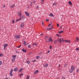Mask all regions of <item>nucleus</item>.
Listing matches in <instances>:
<instances>
[{
	"mask_svg": "<svg viewBox=\"0 0 79 79\" xmlns=\"http://www.w3.org/2000/svg\"><path fill=\"white\" fill-rule=\"evenodd\" d=\"M14 71H16H16H18V68H15V69H14Z\"/></svg>",
	"mask_w": 79,
	"mask_h": 79,
	"instance_id": "2eb2a0df",
	"label": "nucleus"
},
{
	"mask_svg": "<svg viewBox=\"0 0 79 79\" xmlns=\"http://www.w3.org/2000/svg\"><path fill=\"white\" fill-rule=\"evenodd\" d=\"M75 69V67L74 66H72L70 68V69L69 70L70 73H73V71H74Z\"/></svg>",
	"mask_w": 79,
	"mask_h": 79,
	"instance_id": "f257e3e1",
	"label": "nucleus"
},
{
	"mask_svg": "<svg viewBox=\"0 0 79 79\" xmlns=\"http://www.w3.org/2000/svg\"><path fill=\"white\" fill-rule=\"evenodd\" d=\"M21 19H25V16H24V15H22V17H21Z\"/></svg>",
	"mask_w": 79,
	"mask_h": 79,
	"instance_id": "f3484780",
	"label": "nucleus"
},
{
	"mask_svg": "<svg viewBox=\"0 0 79 79\" xmlns=\"http://www.w3.org/2000/svg\"><path fill=\"white\" fill-rule=\"evenodd\" d=\"M16 53H18V52L16 51Z\"/></svg>",
	"mask_w": 79,
	"mask_h": 79,
	"instance_id": "69168bd1",
	"label": "nucleus"
},
{
	"mask_svg": "<svg viewBox=\"0 0 79 79\" xmlns=\"http://www.w3.org/2000/svg\"><path fill=\"white\" fill-rule=\"evenodd\" d=\"M46 30H48V28H46Z\"/></svg>",
	"mask_w": 79,
	"mask_h": 79,
	"instance_id": "e2e57ef3",
	"label": "nucleus"
},
{
	"mask_svg": "<svg viewBox=\"0 0 79 79\" xmlns=\"http://www.w3.org/2000/svg\"><path fill=\"white\" fill-rule=\"evenodd\" d=\"M35 1H33V3H35Z\"/></svg>",
	"mask_w": 79,
	"mask_h": 79,
	"instance_id": "6e6d98bb",
	"label": "nucleus"
},
{
	"mask_svg": "<svg viewBox=\"0 0 79 79\" xmlns=\"http://www.w3.org/2000/svg\"><path fill=\"white\" fill-rule=\"evenodd\" d=\"M36 61V60H32V62H34V61Z\"/></svg>",
	"mask_w": 79,
	"mask_h": 79,
	"instance_id": "de8ad7c7",
	"label": "nucleus"
},
{
	"mask_svg": "<svg viewBox=\"0 0 79 79\" xmlns=\"http://www.w3.org/2000/svg\"><path fill=\"white\" fill-rule=\"evenodd\" d=\"M54 44H57V43H58V40H54Z\"/></svg>",
	"mask_w": 79,
	"mask_h": 79,
	"instance_id": "a211bd4d",
	"label": "nucleus"
},
{
	"mask_svg": "<svg viewBox=\"0 0 79 79\" xmlns=\"http://www.w3.org/2000/svg\"><path fill=\"white\" fill-rule=\"evenodd\" d=\"M53 29V27H52V26L50 28H48V31H49V30H50V29Z\"/></svg>",
	"mask_w": 79,
	"mask_h": 79,
	"instance_id": "c756f323",
	"label": "nucleus"
},
{
	"mask_svg": "<svg viewBox=\"0 0 79 79\" xmlns=\"http://www.w3.org/2000/svg\"><path fill=\"white\" fill-rule=\"evenodd\" d=\"M41 1L42 2V3H41V4H43V2H44V0H41Z\"/></svg>",
	"mask_w": 79,
	"mask_h": 79,
	"instance_id": "a19ab883",
	"label": "nucleus"
},
{
	"mask_svg": "<svg viewBox=\"0 0 79 79\" xmlns=\"http://www.w3.org/2000/svg\"><path fill=\"white\" fill-rule=\"evenodd\" d=\"M56 5V3L55 2L53 4L52 6H54L55 5Z\"/></svg>",
	"mask_w": 79,
	"mask_h": 79,
	"instance_id": "4be33fe9",
	"label": "nucleus"
},
{
	"mask_svg": "<svg viewBox=\"0 0 79 79\" xmlns=\"http://www.w3.org/2000/svg\"><path fill=\"white\" fill-rule=\"evenodd\" d=\"M19 77H21V76H23V73H22V74H19Z\"/></svg>",
	"mask_w": 79,
	"mask_h": 79,
	"instance_id": "72a5a7b5",
	"label": "nucleus"
},
{
	"mask_svg": "<svg viewBox=\"0 0 79 79\" xmlns=\"http://www.w3.org/2000/svg\"><path fill=\"white\" fill-rule=\"evenodd\" d=\"M46 42H53V40L52 39V38L49 37V39L48 40V41L47 40H46Z\"/></svg>",
	"mask_w": 79,
	"mask_h": 79,
	"instance_id": "f03ea898",
	"label": "nucleus"
},
{
	"mask_svg": "<svg viewBox=\"0 0 79 79\" xmlns=\"http://www.w3.org/2000/svg\"><path fill=\"white\" fill-rule=\"evenodd\" d=\"M13 69H11L10 70V75L11 76H13V73H13Z\"/></svg>",
	"mask_w": 79,
	"mask_h": 79,
	"instance_id": "20e7f679",
	"label": "nucleus"
},
{
	"mask_svg": "<svg viewBox=\"0 0 79 79\" xmlns=\"http://www.w3.org/2000/svg\"><path fill=\"white\" fill-rule=\"evenodd\" d=\"M15 4H14L13 5H10V7L11 8H13L14 6H15Z\"/></svg>",
	"mask_w": 79,
	"mask_h": 79,
	"instance_id": "6ab92c4d",
	"label": "nucleus"
},
{
	"mask_svg": "<svg viewBox=\"0 0 79 79\" xmlns=\"http://www.w3.org/2000/svg\"><path fill=\"white\" fill-rule=\"evenodd\" d=\"M15 20H13L12 21V23L13 24L15 23Z\"/></svg>",
	"mask_w": 79,
	"mask_h": 79,
	"instance_id": "ea45409f",
	"label": "nucleus"
},
{
	"mask_svg": "<svg viewBox=\"0 0 79 79\" xmlns=\"http://www.w3.org/2000/svg\"><path fill=\"white\" fill-rule=\"evenodd\" d=\"M40 53H39V55H41V54H40Z\"/></svg>",
	"mask_w": 79,
	"mask_h": 79,
	"instance_id": "774afa93",
	"label": "nucleus"
},
{
	"mask_svg": "<svg viewBox=\"0 0 79 79\" xmlns=\"http://www.w3.org/2000/svg\"><path fill=\"white\" fill-rule=\"evenodd\" d=\"M62 32H63V31H61L59 32V34H61V33H62Z\"/></svg>",
	"mask_w": 79,
	"mask_h": 79,
	"instance_id": "cd10ccee",
	"label": "nucleus"
},
{
	"mask_svg": "<svg viewBox=\"0 0 79 79\" xmlns=\"http://www.w3.org/2000/svg\"><path fill=\"white\" fill-rule=\"evenodd\" d=\"M2 62L0 61V65H2Z\"/></svg>",
	"mask_w": 79,
	"mask_h": 79,
	"instance_id": "4c0bfd02",
	"label": "nucleus"
},
{
	"mask_svg": "<svg viewBox=\"0 0 79 79\" xmlns=\"http://www.w3.org/2000/svg\"><path fill=\"white\" fill-rule=\"evenodd\" d=\"M21 45L20 44V46H19L17 47V48H20V47H21Z\"/></svg>",
	"mask_w": 79,
	"mask_h": 79,
	"instance_id": "79ce46f5",
	"label": "nucleus"
},
{
	"mask_svg": "<svg viewBox=\"0 0 79 79\" xmlns=\"http://www.w3.org/2000/svg\"><path fill=\"white\" fill-rule=\"evenodd\" d=\"M41 35H43V34L42 33Z\"/></svg>",
	"mask_w": 79,
	"mask_h": 79,
	"instance_id": "052dcab7",
	"label": "nucleus"
},
{
	"mask_svg": "<svg viewBox=\"0 0 79 79\" xmlns=\"http://www.w3.org/2000/svg\"><path fill=\"white\" fill-rule=\"evenodd\" d=\"M12 63H14L15 62V58H13L12 60Z\"/></svg>",
	"mask_w": 79,
	"mask_h": 79,
	"instance_id": "ddd939ff",
	"label": "nucleus"
},
{
	"mask_svg": "<svg viewBox=\"0 0 79 79\" xmlns=\"http://www.w3.org/2000/svg\"><path fill=\"white\" fill-rule=\"evenodd\" d=\"M18 14L19 16H21L22 15L21 14H22V11H20L18 13Z\"/></svg>",
	"mask_w": 79,
	"mask_h": 79,
	"instance_id": "39448f33",
	"label": "nucleus"
},
{
	"mask_svg": "<svg viewBox=\"0 0 79 79\" xmlns=\"http://www.w3.org/2000/svg\"><path fill=\"white\" fill-rule=\"evenodd\" d=\"M76 50H79V48H77L76 49Z\"/></svg>",
	"mask_w": 79,
	"mask_h": 79,
	"instance_id": "603ef678",
	"label": "nucleus"
},
{
	"mask_svg": "<svg viewBox=\"0 0 79 79\" xmlns=\"http://www.w3.org/2000/svg\"><path fill=\"white\" fill-rule=\"evenodd\" d=\"M57 27H59V24L58 23L57 24Z\"/></svg>",
	"mask_w": 79,
	"mask_h": 79,
	"instance_id": "864d4df0",
	"label": "nucleus"
},
{
	"mask_svg": "<svg viewBox=\"0 0 79 79\" xmlns=\"http://www.w3.org/2000/svg\"><path fill=\"white\" fill-rule=\"evenodd\" d=\"M48 64H45L43 65V67H48Z\"/></svg>",
	"mask_w": 79,
	"mask_h": 79,
	"instance_id": "0eeeda50",
	"label": "nucleus"
},
{
	"mask_svg": "<svg viewBox=\"0 0 79 79\" xmlns=\"http://www.w3.org/2000/svg\"><path fill=\"white\" fill-rule=\"evenodd\" d=\"M5 79H9V78H6Z\"/></svg>",
	"mask_w": 79,
	"mask_h": 79,
	"instance_id": "13d9d810",
	"label": "nucleus"
},
{
	"mask_svg": "<svg viewBox=\"0 0 79 79\" xmlns=\"http://www.w3.org/2000/svg\"><path fill=\"white\" fill-rule=\"evenodd\" d=\"M62 41L63 42H64V40H63V38H62Z\"/></svg>",
	"mask_w": 79,
	"mask_h": 79,
	"instance_id": "8fccbe9b",
	"label": "nucleus"
},
{
	"mask_svg": "<svg viewBox=\"0 0 79 79\" xmlns=\"http://www.w3.org/2000/svg\"><path fill=\"white\" fill-rule=\"evenodd\" d=\"M12 57H13V58H16V55H14V56H12Z\"/></svg>",
	"mask_w": 79,
	"mask_h": 79,
	"instance_id": "bb28decb",
	"label": "nucleus"
},
{
	"mask_svg": "<svg viewBox=\"0 0 79 79\" xmlns=\"http://www.w3.org/2000/svg\"><path fill=\"white\" fill-rule=\"evenodd\" d=\"M23 45H27L26 42L25 41H23Z\"/></svg>",
	"mask_w": 79,
	"mask_h": 79,
	"instance_id": "5701e85b",
	"label": "nucleus"
},
{
	"mask_svg": "<svg viewBox=\"0 0 79 79\" xmlns=\"http://www.w3.org/2000/svg\"><path fill=\"white\" fill-rule=\"evenodd\" d=\"M39 7V6H38L36 8H38V7Z\"/></svg>",
	"mask_w": 79,
	"mask_h": 79,
	"instance_id": "bf43d9fd",
	"label": "nucleus"
},
{
	"mask_svg": "<svg viewBox=\"0 0 79 79\" xmlns=\"http://www.w3.org/2000/svg\"><path fill=\"white\" fill-rule=\"evenodd\" d=\"M21 19V18L19 19H17L16 20V22H18V21H20Z\"/></svg>",
	"mask_w": 79,
	"mask_h": 79,
	"instance_id": "a878e982",
	"label": "nucleus"
},
{
	"mask_svg": "<svg viewBox=\"0 0 79 79\" xmlns=\"http://www.w3.org/2000/svg\"><path fill=\"white\" fill-rule=\"evenodd\" d=\"M3 56V54H0V57Z\"/></svg>",
	"mask_w": 79,
	"mask_h": 79,
	"instance_id": "f704fd0d",
	"label": "nucleus"
},
{
	"mask_svg": "<svg viewBox=\"0 0 79 79\" xmlns=\"http://www.w3.org/2000/svg\"><path fill=\"white\" fill-rule=\"evenodd\" d=\"M49 16H51V17H54V15L52 13H50L49 15Z\"/></svg>",
	"mask_w": 79,
	"mask_h": 79,
	"instance_id": "1a4fd4ad",
	"label": "nucleus"
},
{
	"mask_svg": "<svg viewBox=\"0 0 79 79\" xmlns=\"http://www.w3.org/2000/svg\"><path fill=\"white\" fill-rule=\"evenodd\" d=\"M61 28H62V27H61L60 28V29H61Z\"/></svg>",
	"mask_w": 79,
	"mask_h": 79,
	"instance_id": "0e129e2a",
	"label": "nucleus"
},
{
	"mask_svg": "<svg viewBox=\"0 0 79 79\" xmlns=\"http://www.w3.org/2000/svg\"><path fill=\"white\" fill-rule=\"evenodd\" d=\"M64 42H66L67 43H70V41H69V40H64Z\"/></svg>",
	"mask_w": 79,
	"mask_h": 79,
	"instance_id": "4468645a",
	"label": "nucleus"
},
{
	"mask_svg": "<svg viewBox=\"0 0 79 79\" xmlns=\"http://www.w3.org/2000/svg\"><path fill=\"white\" fill-rule=\"evenodd\" d=\"M46 21L48 22V21H49V19H47L46 20Z\"/></svg>",
	"mask_w": 79,
	"mask_h": 79,
	"instance_id": "3c124183",
	"label": "nucleus"
},
{
	"mask_svg": "<svg viewBox=\"0 0 79 79\" xmlns=\"http://www.w3.org/2000/svg\"><path fill=\"white\" fill-rule=\"evenodd\" d=\"M68 3L69 5H73V4H72V3H71V1H69Z\"/></svg>",
	"mask_w": 79,
	"mask_h": 79,
	"instance_id": "412c9836",
	"label": "nucleus"
},
{
	"mask_svg": "<svg viewBox=\"0 0 79 79\" xmlns=\"http://www.w3.org/2000/svg\"><path fill=\"white\" fill-rule=\"evenodd\" d=\"M22 71H23V69L22 68V69H20L19 71V72H21Z\"/></svg>",
	"mask_w": 79,
	"mask_h": 79,
	"instance_id": "b1692460",
	"label": "nucleus"
},
{
	"mask_svg": "<svg viewBox=\"0 0 79 79\" xmlns=\"http://www.w3.org/2000/svg\"><path fill=\"white\" fill-rule=\"evenodd\" d=\"M59 67H60V64H59Z\"/></svg>",
	"mask_w": 79,
	"mask_h": 79,
	"instance_id": "680f3d73",
	"label": "nucleus"
},
{
	"mask_svg": "<svg viewBox=\"0 0 79 79\" xmlns=\"http://www.w3.org/2000/svg\"><path fill=\"white\" fill-rule=\"evenodd\" d=\"M28 48H30L31 47V44L29 45L28 46Z\"/></svg>",
	"mask_w": 79,
	"mask_h": 79,
	"instance_id": "2f4dec72",
	"label": "nucleus"
},
{
	"mask_svg": "<svg viewBox=\"0 0 79 79\" xmlns=\"http://www.w3.org/2000/svg\"><path fill=\"white\" fill-rule=\"evenodd\" d=\"M39 73V71L38 70H36L34 73V74H36L37 73Z\"/></svg>",
	"mask_w": 79,
	"mask_h": 79,
	"instance_id": "dca6fc26",
	"label": "nucleus"
},
{
	"mask_svg": "<svg viewBox=\"0 0 79 79\" xmlns=\"http://www.w3.org/2000/svg\"><path fill=\"white\" fill-rule=\"evenodd\" d=\"M15 38H16V39H20L21 37L20 36V35H15Z\"/></svg>",
	"mask_w": 79,
	"mask_h": 79,
	"instance_id": "7ed1b4c3",
	"label": "nucleus"
},
{
	"mask_svg": "<svg viewBox=\"0 0 79 79\" xmlns=\"http://www.w3.org/2000/svg\"><path fill=\"white\" fill-rule=\"evenodd\" d=\"M68 65V63H66L64 65V67H66V66Z\"/></svg>",
	"mask_w": 79,
	"mask_h": 79,
	"instance_id": "393cba45",
	"label": "nucleus"
},
{
	"mask_svg": "<svg viewBox=\"0 0 79 79\" xmlns=\"http://www.w3.org/2000/svg\"><path fill=\"white\" fill-rule=\"evenodd\" d=\"M42 24L43 25H44V21H43L42 22Z\"/></svg>",
	"mask_w": 79,
	"mask_h": 79,
	"instance_id": "4d7b16f0",
	"label": "nucleus"
},
{
	"mask_svg": "<svg viewBox=\"0 0 79 79\" xmlns=\"http://www.w3.org/2000/svg\"><path fill=\"white\" fill-rule=\"evenodd\" d=\"M22 51H23V52L26 53L27 52V51H26V49H25L24 48L22 50Z\"/></svg>",
	"mask_w": 79,
	"mask_h": 79,
	"instance_id": "9d476101",
	"label": "nucleus"
},
{
	"mask_svg": "<svg viewBox=\"0 0 79 79\" xmlns=\"http://www.w3.org/2000/svg\"><path fill=\"white\" fill-rule=\"evenodd\" d=\"M47 38H48V37L47 36H46L45 37V39H47Z\"/></svg>",
	"mask_w": 79,
	"mask_h": 79,
	"instance_id": "a18cd8bd",
	"label": "nucleus"
},
{
	"mask_svg": "<svg viewBox=\"0 0 79 79\" xmlns=\"http://www.w3.org/2000/svg\"><path fill=\"white\" fill-rule=\"evenodd\" d=\"M61 79H66L64 77H62Z\"/></svg>",
	"mask_w": 79,
	"mask_h": 79,
	"instance_id": "58836bf2",
	"label": "nucleus"
},
{
	"mask_svg": "<svg viewBox=\"0 0 79 79\" xmlns=\"http://www.w3.org/2000/svg\"><path fill=\"white\" fill-rule=\"evenodd\" d=\"M52 46H50V49L51 50V49H52Z\"/></svg>",
	"mask_w": 79,
	"mask_h": 79,
	"instance_id": "c9c22d12",
	"label": "nucleus"
},
{
	"mask_svg": "<svg viewBox=\"0 0 79 79\" xmlns=\"http://www.w3.org/2000/svg\"><path fill=\"white\" fill-rule=\"evenodd\" d=\"M30 78V77H29V76H27V77L26 79H29Z\"/></svg>",
	"mask_w": 79,
	"mask_h": 79,
	"instance_id": "c85d7f7f",
	"label": "nucleus"
},
{
	"mask_svg": "<svg viewBox=\"0 0 79 79\" xmlns=\"http://www.w3.org/2000/svg\"><path fill=\"white\" fill-rule=\"evenodd\" d=\"M36 58L37 59H39V58H40V57L39 56H36Z\"/></svg>",
	"mask_w": 79,
	"mask_h": 79,
	"instance_id": "473e14b6",
	"label": "nucleus"
},
{
	"mask_svg": "<svg viewBox=\"0 0 79 79\" xmlns=\"http://www.w3.org/2000/svg\"><path fill=\"white\" fill-rule=\"evenodd\" d=\"M58 41L59 42L60 44H61V42H62V40H61V38L59 39H58Z\"/></svg>",
	"mask_w": 79,
	"mask_h": 79,
	"instance_id": "9b49d317",
	"label": "nucleus"
},
{
	"mask_svg": "<svg viewBox=\"0 0 79 79\" xmlns=\"http://www.w3.org/2000/svg\"><path fill=\"white\" fill-rule=\"evenodd\" d=\"M4 49L6 50V47L8 46V44H5L4 45Z\"/></svg>",
	"mask_w": 79,
	"mask_h": 79,
	"instance_id": "423d86ee",
	"label": "nucleus"
},
{
	"mask_svg": "<svg viewBox=\"0 0 79 79\" xmlns=\"http://www.w3.org/2000/svg\"><path fill=\"white\" fill-rule=\"evenodd\" d=\"M26 63L27 64H30V61H27Z\"/></svg>",
	"mask_w": 79,
	"mask_h": 79,
	"instance_id": "7c9ffc66",
	"label": "nucleus"
},
{
	"mask_svg": "<svg viewBox=\"0 0 79 79\" xmlns=\"http://www.w3.org/2000/svg\"><path fill=\"white\" fill-rule=\"evenodd\" d=\"M25 15H26L28 17H29V13L27 12H25Z\"/></svg>",
	"mask_w": 79,
	"mask_h": 79,
	"instance_id": "6e6552de",
	"label": "nucleus"
},
{
	"mask_svg": "<svg viewBox=\"0 0 79 79\" xmlns=\"http://www.w3.org/2000/svg\"><path fill=\"white\" fill-rule=\"evenodd\" d=\"M76 40L77 41H79V38H78L77 37Z\"/></svg>",
	"mask_w": 79,
	"mask_h": 79,
	"instance_id": "e433bc0d",
	"label": "nucleus"
},
{
	"mask_svg": "<svg viewBox=\"0 0 79 79\" xmlns=\"http://www.w3.org/2000/svg\"><path fill=\"white\" fill-rule=\"evenodd\" d=\"M51 25L52 24L51 23H50L48 26V27H50V26H51Z\"/></svg>",
	"mask_w": 79,
	"mask_h": 79,
	"instance_id": "49530a36",
	"label": "nucleus"
},
{
	"mask_svg": "<svg viewBox=\"0 0 79 79\" xmlns=\"http://www.w3.org/2000/svg\"><path fill=\"white\" fill-rule=\"evenodd\" d=\"M56 35H57V36H58V37H60V36L59 35H58V34H57Z\"/></svg>",
	"mask_w": 79,
	"mask_h": 79,
	"instance_id": "5fc2aeb1",
	"label": "nucleus"
},
{
	"mask_svg": "<svg viewBox=\"0 0 79 79\" xmlns=\"http://www.w3.org/2000/svg\"><path fill=\"white\" fill-rule=\"evenodd\" d=\"M5 6H6L5 5H4L3 6H2V7L3 8H5Z\"/></svg>",
	"mask_w": 79,
	"mask_h": 79,
	"instance_id": "c03bdc74",
	"label": "nucleus"
},
{
	"mask_svg": "<svg viewBox=\"0 0 79 79\" xmlns=\"http://www.w3.org/2000/svg\"><path fill=\"white\" fill-rule=\"evenodd\" d=\"M50 52V50H48L47 52V53H49Z\"/></svg>",
	"mask_w": 79,
	"mask_h": 79,
	"instance_id": "09e8293b",
	"label": "nucleus"
},
{
	"mask_svg": "<svg viewBox=\"0 0 79 79\" xmlns=\"http://www.w3.org/2000/svg\"><path fill=\"white\" fill-rule=\"evenodd\" d=\"M33 45L34 46H37V44L35 43H33Z\"/></svg>",
	"mask_w": 79,
	"mask_h": 79,
	"instance_id": "aec40b11",
	"label": "nucleus"
},
{
	"mask_svg": "<svg viewBox=\"0 0 79 79\" xmlns=\"http://www.w3.org/2000/svg\"><path fill=\"white\" fill-rule=\"evenodd\" d=\"M77 72V73L78 72H79V69H77V71H76Z\"/></svg>",
	"mask_w": 79,
	"mask_h": 79,
	"instance_id": "37998d69",
	"label": "nucleus"
},
{
	"mask_svg": "<svg viewBox=\"0 0 79 79\" xmlns=\"http://www.w3.org/2000/svg\"><path fill=\"white\" fill-rule=\"evenodd\" d=\"M40 53H41V54H42V52H41Z\"/></svg>",
	"mask_w": 79,
	"mask_h": 79,
	"instance_id": "338daca9",
	"label": "nucleus"
},
{
	"mask_svg": "<svg viewBox=\"0 0 79 79\" xmlns=\"http://www.w3.org/2000/svg\"><path fill=\"white\" fill-rule=\"evenodd\" d=\"M24 23H21L20 25V27H24Z\"/></svg>",
	"mask_w": 79,
	"mask_h": 79,
	"instance_id": "f8f14e48",
	"label": "nucleus"
}]
</instances>
